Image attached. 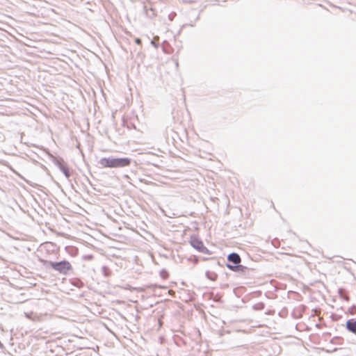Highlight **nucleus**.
<instances>
[{
    "mask_svg": "<svg viewBox=\"0 0 356 356\" xmlns=\"http://www.w3.org/2000/svg\"><path fill=\"white\" fill-rule=\"evenodd\" d=\"M146 8H147V7H146V6H144V9H145V10H146ZM146 14H147V16H149V13H148V12H147V11H146Z\"/></svg>",
    "mask_w": 356,
    "mask_h": 356,
    "instance_id": "11",
    "label": "nucleus"
},
{
    "mask_svg": "<svg viewBox=\"0 0 356 356\" xmlns=\"http://www.w3.org/2000/svg\"><path fill=\"white\" fill-rule=\"evenodd\" d=\"M135 42H136V44H141V42H141V40H140V38H136V39L135 40Z\"/></svg>",
    "mask_w": 356,
    "mask_h": 356,
    "instance_id": "7",
    "label": "nucleus"
},
{
    "mask_svg": "<svg viewBox=\"0 0 356 356\" xmlns=\"http://www.w3.org/2000/svg\"><path fill=\"white\" fill-rule=\"evenodd\" d=\"M346 327L349 331L356 334V320H348L346 323Z\"/></svg>",
    "mask_w": 356,
    "mask_h": 356,
    "instance_id": "4",
    "label": "nucleus"
},
{
    "mask_svg": "<svg viewBox=\"0 0 356 356\" xmlns=\"http://www.w3.org/2000/svg\"><path fill=\"white\" fill-rule=\"evenodd\" d=\"M51 266L60 273H66L68 270L71 269V264L66 261H63L56 263H50Z\"/></svg>",
    "mask_w": 356,
    "mask_h": 356,
    "instance_id": "2",
    "label": "nucleus"
},
{
    "mask_svg": "<svg viewBox=\"0 0 356 356\" xmlns=\"http://www.w3.org/2000/svg\"><path fill=\"white\" fill-rule=\"evenodd\" d=\"M190 243L194 248L200 252H204L206 249L202 241L197 236H191Z\"/></svg>",
    "mask_w": 356,
    "mask_h": 356,
    "instance_id": "3",
    "label": "nucleus"
},
{
    "mask_svg": "<svg viewBox=\"0 0 356 356\" xmlns=\"http://www.w3.org/2000/svg\"><path fill=\"white\" fill-rule=\"evenodd\" d=\"M58 165H59L60 169L61 171L64 173V175L67 177H70V172L67 167L61 164L60 163H58Z\"/></svg>",
    "mask_w": 356,
    "mask_h": 356,
    "instance_id": "6",
    "label": "nucleus"
},
{
    "mask_svg": "<svg viewBox=\"0 0 356 356\" xmlns=\"http://www.w3.org/2000/svg\"><path fill=\"white\" fill-rule=\"evenodd\" d=\"M100 163L104 167L118 168L129 165V161L127 158L104 157L101 159Z\"/></svg>",
    "mask_w": 356,
    "mask_h": 356,
    "instance_id": "1",
    "label": "nucleus"
},
{
    "mask_svg": "<svg viewBox=\"0 0 356 356\" xmlns=\"http://www.w3.org/2000/svg\"><path fill=\"white\" fill-rule=\"evenodd\" d=\"M150 10L152 12V16H149L150 17H152L155 15V13H154V10L153 8H150Z\"/></svg>",
    "mask_w": 356,
    "mask_h": 356,
    "instance_id": "9",
    "label": "nucleus"
},
{
    "mask_svg": "<svg viewBox=\"0 0 356 356\" xmlns=\"http://www.w3.org/2000/svg\"><path fill=\"white\" fill-rule=\"evenodd\" d=\"M175 15V14H174V15H172V14L169 15V19H170V20H171V21H172V20L173 19V17H174V15Z\"/></svg>",
    "mask_w": 356,
    "mask_h": 356,
    "instance_id": "8",
    "label": "nucleus"
},
{
    "mask_svg": "<svg viewBox=\"0 0 356 356\" xmlns=\"http://www.w3.org/2000/svg\"><path fill=\"white\" fill-rule=\"evenodd\" d=\"M227 259L234 264H238L241 261L240 256L236 253H232L229 254Z\"/></svg>",
    "mask_w": 356,
    "mask_h": 356,
    "instance_id": "5",
    "label": "nucleus"
},
{
    "mask_svg": "<svg viewBox=\"0 0 356 356\" xmlns=\"http://www.w3.org/2000/svg\"><path fill=\"white\" fill-rule=\"evenodd\" d=\"M152 155H153V156H159V154H154V153H152Z\"/></svg>",
    "mask_w": 356,
    "mask_h": 356,
    "instance_id": "12",
    "label": "nucleus"
},
{
    "mask_svg": "<svg viewBox=\"0 0 356 356\" xmlns=\"http://www.w3.org/2000/svg\"><path fill=\"white\" fill-rule=\"evenodd\" d=\"M227 266L229 269H232V270H233V269L234 268V267H233L232 266L229 265V264H227Z\"/></svg>",
    "mask_w": 356,
    "mask_h": 356,
    "instance_id": "10",
    "label": "nucleus"
}]
</instances>
